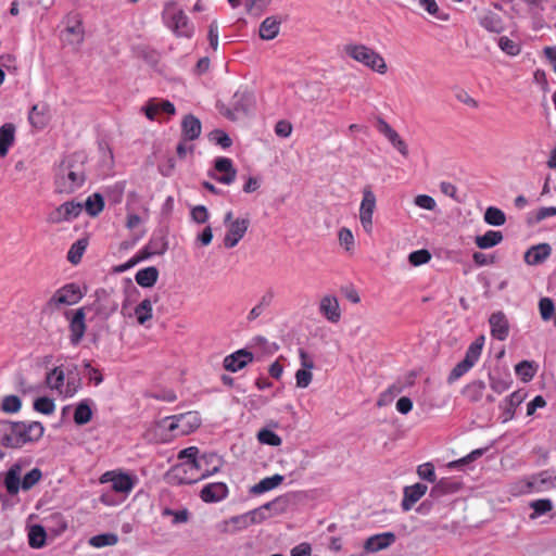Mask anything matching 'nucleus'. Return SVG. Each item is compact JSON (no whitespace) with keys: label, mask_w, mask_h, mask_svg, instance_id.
<instances>
[{"label":"nucleus","mask_w":556,"mask_h":556,"mask_svg":"<svg viewBox=\"0 0 556 556\" xmlns=\"http://www.w3.org/2000/svg\"><path fill=\"white\" fill-rule=\"evenodd\" d=\"M417 473L420 479L427 480L429 482H435L437 476L434 466L431 463H425L418 466Z\"/></svg>","instance_id":"nucleus-62"},{"label":"nucleus","mask_w":556,"mask_h":556,"mask_svg":"<svg viewBox=\"0 0 556 556\" xmlns=\"http://www.w3.org/2000/svg\"><path fill=\"white\" fill-rule=\"evenodd\" d=\"M338 239H339L340 244L342 247H344V249L346 251H352L354 249V245H355L354 236L349 228L342 227L339 230Z\"/></svg>","instance_id":"nucleus-60"},{"label":"nucleus","mask_w":556,"mask_h":556,"mask_svg":"<svg viewBox=\"0 0 556 556\" xmlns=\"http://www.w3.org/2000/svg\"><path fill=\"white\" fill-rule=\"evenodd\" d=\"M253 358V354L250 351L241 349L226 356L223 366L227 371L237 372L252 363Z\"/></svg>","instance_id":"nucleus-16"},{"label":"nucleus","mask_w":556,"mask_h":556,"mask_svg":"<svg viewBox=\"0 0 556 556\" xmlns=\"http://www.w3.org/2000/svg\"><path fill=\"white\" fill-rule=\"evenodd\" d=\"M228 495V486L224 482H213L203 486L200 497L205 503L223 501Z\"/></svg>","instance_id":"nucleus-21"},{"label":"nucleus","mask_w":556,"mask_h":556,"mask_svg":"<svg viewBox=\"0 0 556 556\" xmlns=\"http://www.w3.org/2000/svg\"><path fill=\"white\" fill-rule=\"evenodd\" d=\"M462 488V483L454 478H442L430 490V496L439 500L443 496L454 494Z\"/></svg>","instance_id":"nucleus-22"},{"label":"nucleus","mask_w":556,"mask_h":556,"mask_svg":"<svg viewBox=\"0 0 556 556\" xmlns=\"http://www.w3.org/2000/svg\"><path fill=\"white\" fill-rule=\"evenodd\" d=\"M498 47L502 51L507 53L508 55L515 56L520 53V46L514 40L509 39L506 36H503L498 39Z\"/></svg>","instance_id":"nucleus-55"},{"label":"nucleus","mask_w":556,"mask_h":556,"mask_svg":"<svg viewBox=\"0 0 556 556\" xmlns=\"http://www.w3.org/2000/svg\"><path fill=\"white\" fill-rule=\"evenodd\" d=\"M87 156L84 152H74L63 157L56 167L54 186L58 193L70 194L81 188L86 181Z\"/></svg>","instance_id":"nucleus-1"},{"label":"nucleus","mask_w":556,"mask_h":556,"mask_svg":"<svg viewBox=\"0 0 556 556\" xmlns=\"http://www.w3.org/2000/svg\"><path fill=\"white\" fill-rule=\"evenodd\" d=\"M283 481V477L280 475H274L262 479L257 484L253 486L254 493H264L277 488Z\"/></svg>","instance_id":"nucleus-44"},{"label":"nucleus","mask_w":556,"mask_h":556,"mask_svg":"<svg viewBox=\"0 0 556 556\" xmlns=\"http://www.w3.org/2000/svg\"><path fill=\"white\" fill-rule=\"evenodd\" d=\"M343 53L351 60L380 75H384L388 72L384 58L369 46L358 42H349L343 46Z\"/></svg>","instance_id":"nucleus-3"},{"label":"nucleus","mask_w":556,"mask_h":556,"mask_svg":"<svg viewBox=\"0 0 556 556\" xmlns=\"http://www.w3.org/2000/svg\"><path fill=\"white\" fill-rule=\"evenodd\" d=\"M215 170L219 174L213 176L218 182L224 185H230L235 181L237 170L232 165V161L229 157H217L214 163Z\"/></svg>","instance_id":"nucleus-19"},{"label":"nucleus","mask_w":556,"mask_h":556,"mask_svg":"<svg viewBox=\"0 0 556 556\" xmlns=\"http://www.w3.org/2000/svg\"><path fill=\"white\" fill-rule=\"evenodd\" d=\"M210 137L212 141H214L224 149L229 148L232 143L230 137L223 130H214L211 132Z\"/></svg>","instance_id":"nucleus-64"},{"label":"nucleus","mask_w":556,"mask_h":556,"mask_svg":"<svg viewBox=\"0 0 556 556\" xmlns=\"http://www.w3.org/2000/svg\"><path fill=\"white\" fill-rule=\"evenodd\" d=\"M250 226V220L248 218H236L231 222L228 227L226 235L224 237V245L227 249L235 248L241 239L245 236Z\"/></svg>","instance_id":"nucleus-14"},{"label":"nucleus","mask_w":556,"mask_h":556,"mask_svg":"<svg viewBox=\"0 0 556 556\" xmlns=\"http://www.w3.org/2000/svg\"><path fill=\"white\" fill-rule=\"evenodd\" d=\"M552 253V248L548 243H540L531 247L525 253V262L528 265H538L543 263Z\"/></svg>","instance_id":"nucleus-29"},{"label":"nucleus","mask_w":556,"mask_h":556,"mask_svg":"<svg viewBox=\"0 0 556 556\" xmlns=\"http://www.w3.org/2000/svg\"><path fill=\"white\" fill-rule=\"evenodd\" d=\"M92 419V410L89 405V400L80 401L74 412V421L76 425L83 426Z\"/></svg>","instance_id":"nucleus-39"},{"label":"nucleus","mask_w":556,"mask_h":556,"mask_svg":"<svg viewBox=\"0 0 556 556\" xmlns=\"http://www.w3.org/2000/svg\"><path fill=\"white\" fill-rule=\"evenodd\" d=\"M118 542V536L114 533H102L90 538L89 544L96 548L104 546H114Z\"/></svg>","instance_id":"nucleus-46"},{"label":"nucleus","mask_w":556,"mask_h":556,"mask_svg":"<svg viewBox=\"0 0 556 556\" xmlns=\"http://www.w3.org/2000/svg\"><path fill=\"white\" fill-rule=\"evenodd\" d=\"M15 140V126L7 123L0 127V156L4 157Z\"/></svg>","instance_id":"nucleus-33"},{"label":"nucleus","mask_w":556,"mask_h":556,"mask_svg":"<svg viewBox=\"0 0 556 556\" xmlns=\"http://www.w3.org/2000/svg\"><path fill=\"white\" fill-rule=\"evenodd\" d=\"M84 295L85 292L81 290L80 286L75 282H70L54 291L47 301L46 307L49 311H59L64 306L77 304Z\"/></svg>","instance_id":"nucleus-7"},{"label":"nucleus","mask_w":556,"mask_h":556,"mask_svg":"<svg viewBox=\"0 0 556 556\" xmlns=\"http://www.w3.org/2000/svg\"><path fill=\"white\" fill-rule=\"evenodd\" d=\"M86 211L91 216H97L104 208V200L100 193L88 197L85 203Z\"/></svg>","instance_id":"nucleus-45"},{"label":"nucleus","mask_w":556,"mask_h":556,"mask_svg":"<svg viewBox=\"0 0 556 556\" xmlns=\"http://www.w3.org/2000/svg\"><path fill=\"white\" fill-rule=\"evenodd\" d=\"M539 309L543 320H549L556 313L554 302L549 298L540 300Z\"/></svg>","instance_id":"nucleus-56"},{"label":"nucleus","mask_w":556,"mask_h":556,"mask_svg":"<svg viewBox=\"0 0 556 556\" xmlns=\"http://www.w3.org/2000/svg\"><path fill=\"white\" fill-rule=\"evenodd\" d=\"M223 466V459L216 453H204L199 457L197 471L190 478H182V484H192L217 473Z\"/></svg>","instance_id":"nucleus-9"},{"label":"nucleus","mask_w":556,"mask_h":556,"mask_svg":"<svg viewBox=\"0 0 556 556\" xmlns=\"http://www.w3.org/2000/svg\"><path fill=\"white\" fill-rule=\"evenodd\" d=\"M43 432L45 427L40 421L0 420V443L8 448H20L27 443L37 442Z\"/></svg>","instance_id":"nucleus-2"},{"label":"nucleus","mask_w":556,"mask_h":556,"mask_svg":"<svg viewBox=\"0 0 556 556\" xmlns=\"http://www.w3.org/2000/svg\"><path fill=\"white\" fill-rule=\"evenodd\" d=\"M65 318L68 320L70 343L73 346H77L83 341L87 331L86 307L66 312Z\"/></svg>","instance_id":"nucleus-11"},{"label":"nucleus","mask_w":556,"mask_h":556,"mask_svg":"<svg viewBox=\"0 0 556 556\" xmlns=\"http://www.w3.org/2000/svg\"><path fill=\"white\" fill-rule=\"evenodd\" d=\"M273 505H274V503H266L262 507H260L255 510H252L244 516L232 518V521L238 522L239 520H243L244 523H247V520L249 519L250 523H260L269 517L267 513Z\"/></svg>","instance_id":"nucleus-38"},{"label":"nucleus","mask_w":556,"mask_h":556,"mask_svg":"<svg viewBox=\"0 0 556 556\" xmlns=\"http://www.w3.org/2000/svg\"><path fill=\"white\" fill-rule=\"evenodd\" d=\"M319 313L330 323H338L341 318L339 301L333 295H325L319 302Z\"/></svg>","instance_id":"nucleus-20"},{"label":"nucleus","mask_w":556,"mask_h":556,"mask_svg":"<svg viewBox=\"0 0 556 556\" xmlns=\"http://www.w3.org/2000/svg\"><path fill=\"white\" fill-rule=\"evenodd\" d=\"M484 345V337H478L467 349L465 357L456 364L447 377L450 383L467 374L479 361Z\"/></svg>","instance_id":"nucleus-8"},{"label":"nucleus","mask_w":556,"mask_h":556,"mask_svg":"<svg viewBox=\"0 0 556 556\" xmlns=\"http://www.w3.org/2000/svg\"><path fill=\"white\" fill-rule=\"evenodd\" d=\"M515 371L523 382H528L533 379L536 369L532 362L522 361L516 365Z\"/></svg>","instance_id":"nucleus-48"},{"label":"nucleus","mask_w":556,"mask_h":556,"mask_svg":"<svg viewBox=\"0 0 556 556\" xmlns=\"http://www.w3.org/2000/svg\"><path fill=\"white\" fill-rule=\"evenodd\" d=\"M257 440L262 444H267L270 446H279L282 443L281 438L277 433H275L274 431H271L269 429H265V428L258 431Z\"/></svg>","instance_id":"nucleus-51"},{"label":"nucleus","mask_w":556,"mask_h":556,"mask_svg":"<svg viewBox=\"0 0 556 556\" xmlns=\"http://www.w3.org/2000/svg\"><path fill=\"white\" fill-rule=\"evenodd\" d=\"M21 472L22 466L20 464L12 465L4 475L3 484L8 494L14 496L21 490Z\"/></svg>","instance_id":"nucleus-28"},{"label":"nucleus","mask_w":556,"mask_h":556,"mask_svg":"<svg viewBox=\"0 0 556 556\" xmlns=\"http://www.w3.org/2000/svg\"><path fill=\"white\" fill-rule=\"evenodd\" d=\"M511 494L516 496L531 494L530 478L526 477L514 482L511 485Z\"/></svg>","instance_id":"nucleus-59"},{"label":"nucleus","mask_w":556,"mask_h":556,"mask_svg":"<svg viewBox=\"0 0 556 556\" xmlns=\"http://www.w3.org/2000/svg\"><path fill=\"white\" fill-rule=\"evenodd\" d=\"M99 481L100 483H111V488L115 493L128 496L137 483V478L116 469L102 473Z\"/></svg>","instance_id":"nucleus-10"},{"label":"nucleus","mask_w":556,"mask_h":556,"mask_svg":"<svg viewBox=\"0 0 556 556\" xmlns=\"http://www.w3.org/2000/svg\"><path fill=\"white\" fill-rule=\"evenodd\" d=\"M484 390L483 381H475L467 386L466 393L471 402H478L482 399Z\"/></svg>","instance_id":"nucleus-58"},{"label":"nucleus","mask_w":556,"mask_h":556,"mask_svg":"<svg viewBox=\"0 0 556 556\" xmlns=\"http://www.w3.org/2000/svg\"><path fill=\"white\" fill-rule=\"evenodd\" d=\"M377 129L381 132L390 143L403 155H408V147L406 142L400 137L397 131L391 127L384 119L379 118L377 122Z\"/></svg>","instance_id":"nucleus-18"},{"label":"nucleus","mask_w":556,"mask_h":556,"mask_svg":"<svg viewBox=\"0 0 556 556\" xmlns=\"http://www.w3.org/2000/svg\"><path fill=\"white\" fill-rule=\"evenodd\" d=\"M22 407V402L16 395H7L3 397L1 403V409L4 413L14 414L20 412Z\"/></svg>","instance_id":"nucleus-54"},{"label":"nucleus","mask_w":556,"mask_h":556,"mask_svg":"<svg viewBox=\"0 0 556 556\" xmlns=\"http://www.w3.org/2000/svg\"><path fill=\"white\" fill-rule=\"evenodd\" d=\"M202 125L199 118L189 114L182 118L181 122V136L184 140L192 141L201 135Z\"/></svg>","instance_id":"nucleus-27"},{"label":"nucleus","mask_w":556,"mask_h":556,"mask_svg":"<svg viewBox=\"0 0 556 556\" xmlns=\"http://www.w3.org/2000/svg\"><path fill=\"white\" fill-rule=\"evenodd\" d=\"M503 241V233L498 230H488L482 236H477L475 243L479 249H490Z\"/></svg>","instance_id":"nucleus-37"},{"label":"nucleus","mask_w":556,"mask_h":556,"mask_svg":"<svg viewBox=\"0 0 556 556\" xmlns=\"http://www.w3.org/2000/svg\"><path fill=\"white\" fill-rule=\"evenodd\" d=\"M529 478L532 493L544 492L555 486L554 480L547 471L532 475Z\"/></svg>","instance_id":"nucleus-34"},{"label":"nucleus","mask_w":556,"mask_h":556,"mask_svg":"<svg viewBox=\"0 0 556 556\" xmlns=\"http://www.w3.org/2000/svg\"><path fill=\"white\" fill-rule=\"evenodd\" d=\"M94 312L103 319H108L116 309L117 304L109 298L98 299L93 303Z\"/></svg>","instance_id":"nucleus-41"},{"label":"nucleus","mask_w":556,"mask_h":556,"mask_svg":"<svg viewBox=\"0 0 556 556\" xmlns=\"http://www.w3.org/2000/svg\"><path fill=\"white\" fill-rule=\"evenodd\" d=\"M34 409L43 415H51L55 410V403L50 397L41 396L35 400Z\"/></svg>","instance_id":"nucleus-50"},{"label":"nucleus","mask_w":556,"mask_h":556,"mask_svg":"<svg viewBox=\"0 0 556 556\" xmlns=\"http://www.w3.org/2000/svg\"><path fill=\"white\" fill-rule=\"evenodd\" d=\"M159 278V270L154 266L142 268L136 273L135 280L142 288L153 287Z\"/></svg>","instance_id":"nucleus-35"},{"label":"nucleus","mask_w":556,"mask_h":556,"mask_svg":"<svg viewBox=\"0 0 556 556\" xmlns=\"http://www.w3.org/2000/svg\"><path fill=\"white\" fill-rule=\"evenodd\" d=\"M295 380L298 388H307L313 380L312 370L301 368L295 372Z\"/></svg>","instance_id":"nucleus-63"},{"label":"nucleus","mask_w":556,"mask_h":556,"mask_svg":"<svg viewBox=\"0 0 556 556\" xmlns=\"http://www.w3.org/2000/svg\"><path fill=\"white\" fill-rule=\"evenodd\" d=\"M135 316L139 325H146L153 316V307L150 299L142 300L135 308Z\"/></svg>","instance_id":"nucleus-40"},{"label":"nucleus","mask_w":556,"mask_h":556,"mask_svg":"<svg viewBox=\"0 0 556 556\" xmlns=\"http://www.w3.org/2000/svg\"><path fill=\"white\" fill-rule=\"evenodd\" d=\"M273 0H250L248 12L254 16H261L271 4Z\"/></svg>","instance_id":"nucleus-57"},{"label":"nucleus","mask_w":556,"mask_h":556,"mask_svg":"<svg viewBox=\"0 0 556 556\" xmlns=\"http://www.w3.org/2000/svg\"><path fill=\"white\" fill-rule=\"evenodd\" d=\"M199 457V448L197 446H189L181 450L178 453V459L182 462L172 469L173 477L176 478L179 483H182V478H190L188 471H192V473L197 471Z\"/></svg>","instance_id":"nucleus-12"},{"label":"nucleus","mask_w":556,"mask_h":556,"mask_svg":"<svg viewBox=\"0 0 556 556\" xmlns=\"http://www.w3.org/2000/svg\"><path fill=\"white\" fill-rule=\"evenodd\" d=\"M491 336L500 341H504L509 336V323L506 315L502 312L493 313L489 318Z\"/></svg>","instance_id":"nucleus-17"},{"label":"nucleus","mask_w":556,"mask_h":556,"mask_svg":"<svg viewBox=\"0 0 556 556\" xmlns=\"http://www.w3.org/2000/svg\"><path fill=\"white\" fill-rule=\"evenodd\" d=\"M63 366H56L46 376V384L62 399L73 397L80 389V379L67 378Z\"/></svg>","instance_id":"nucleus-4"},{"label":"nucleus","mask_w":556,"mask_h":556,"mask_svg":"<svg viewBox=\"0 0 556 556\" xmlns=\"http://www.w3.org/2000/svg\"><path fill=\"white\" fill-rule=\"evenodd\" d=\"M47 533L42 526L35 525L28 533V543L33 548H41L46 544Z\"/></svg>","instance_id":"nucleus-43"},{"label":"nucleus","mask_w":556,"mask_h":556,"mask_svg":"<svg viewBox=\"0 0 556 556\" xmlns=\"http://www.w3.org/2000/svg\"><path fill=\"white\" fill-rule=\"evenodd\" d=\"M65 40L68 45L80 46L85 39V29L83 22L78 16H75L72 24L65 27Z\"/></svg>","instance_id":"nucleus-30"},{"label":"nucleus","mask_w":556,"mask_h":556,"mask_svg":"<svg viewBox=\"0 0 556 556\" xmlns=\"http://www.w3.org/2000/svg\"><path fill=\"white\" fill-rule=\"evenodd\" d=\"M41 477V470L39 468H33L24 476L23 480L21 481V489L24 491L30 490L40 481Z\"/></svg>","instance_id":"nucleus-52"},{"label":"nucleus","mask_w":556,"mask_h":556,"mask_svg":"<svg viewBox=\"0 0 556 556\" xmlns=\"http://www.w3.org/2000/svg\"><path fill=\"white\" fill-rule=\"evenodd\" d=\"M484 222L492 226H502L506 222V216L502 210L490 206L484 213Z\"/></svg>","instance_id":"nucleus-47"},{"label":"nucleus","mask_w":556,"mask_h":556,"mask_svg":"<svg viewBox=\"0 0 556 556\" xmlns=\"http://www.w3.org/2000/svg\"><path fill=\"white\" fill-rule=\"evenodd\" d=\"M168 249V242L166 237L162 233H153L146 244V252L153 255H162Z\"/></svg>","instance_id":"nucleus-36"},{"label":"nucleus","mask_w":556,"mask_h":556,"mask_svg":"<svg viewBox=\"0 0 556 556\" xmlns=\"http://www.w3.org/2000/svg\"><path fill=\"white\" fill-rule=\"evenodd\" d=\"M162 424L172 437H182L197 430L201 425V418L197 412H187L165 417Z\"/></svg>","instance_id":"nucleus-6"},{"label":"nucleus","mask_w":556,"mask_h":556,"mask_svg":"<svg viewBox=\"0 0 556 556\" xmlns=\"http://www.w3.org/2000/svg\"><path fill=\"white\" fill-rule=\"evenodd\" d=\"M395 541L392 532H384L369 536L364 544V548L369 553H376L389 547Z\"/></svg>","instance_id":"nucleus-26"},{"label":"nucleus","mask_w":556,"mask_h":556,"mask_svg":"<svg viewBox=\"0 0 556 556\" xmlns=\"http://www.w3.org/2000/svg\"><path fill=\"white\" fill-rule=\"evenodd\" d=\"M530 507L533 513L530 515V519H536L538 517L551 511L553 509V503L548 498H540L530 503Z\"/></svg>","instance_id":"nucleus-49"},{"label":"nucleus","mask_w":556,"mask_h":556,"mask_svg":"<svg viewBox=\"0 0 556 556\" xmlns=\"http://www.w3.org/2000/svg\"><path fill=\"white\" fill-rule=\"evenodd\" d=\"M527 393L523 390H517L505 397L501 404L503 409V419L508 421L514 418L516 408L526 400Z\"/></svg>","instance_id":"nucleus-23"},{"label":"nucleus","mask_w":556,"mask_h":556,"mask_svg":"<svg viewBox=\"0 0 556 556\" xmlns=\"http://www.w3.org/2000/svg\"><path fill=\"white\" fill-rule=\"evenodd\" d=\"M81 210L83 205L80 203L73 201L65 202L49 214L48 222L60 224L62 222L72 220L80 214Z\"/></svg>","instance_id":"nucleus-15"},{"label":"nucleus","mask_w":556,"mask_h":556,"mask_svg":"<svg viewBox=\"0 0 556 556\" xmlns=\"http://www.w3.org/2000/svg\"><path fill=\"white\" fill-rule=\"evenodd\" d=\"M281 18L277 15L266 17L260 25V37L263 40H273L280 31Z\"/></svg>","instance_id":"nucleus-31"},{"label":"nucleus","mask_w":556,"mask_h":556,"mask_svg":"<svg viewBox=\"0 0 556 556\" xmlns=\"http://www.w3.org/2000/svg\"><path fill=\"white\" fill-rule=\"evenodd\" d=\"M428 486L422 483H415L404 488L402 508L404 511H408L413 506L426 494Z\"/></svg>","instance_id":"nucleus-24"},{"label":"nucleus","mask_w":556,"mask_h":556,"mask_svg":"<svg viewBox=\"0 0 556 556\" xmlns=\"http://www.w3.org/2000/svg\"><path fill=\"white\" fill-rule=\"evenodd\" d=\"M87 243L84 240H78L72 244L67 252V260L72 264H78L86 250Z\"/></svg>","instance_id":"nucleus-53"},{"label":"nucleus","mask_w":556,"mask_h":556,"mask_svg":"<svg viewBox=\"0 0 556 556\" xmlns=\"http://www.w3.org/2000/svg\"><path fill=\"white\" fill-rule=\"evenodd\" d=\"M162 17L165 25L170 28L177 36L191 37L193 34V26L190 25L189 18L182 9L178 8L174 1L165 3Z\"/></svg>","instance_id":"nucleus-5"},{"label":"nucleus","mask_w":556,"mask_h":556,"mask_svg":"<svg viewBox=\"0 0 556 556\" xmlns=\"http://www.w3.org/2000/svg\"><path fill=\"white\" fill-rule=\"evenodd\" d=\"M431 260V254L428 250L421 249L414 251L409 254L408 261L413 266H420Z\"/></svg>","instance_id":"nucleus-61"},{"label":"nucleus","mask_w":556,"mask_h":556,"mask_svg":"<svg viewBox=\"0 0 556 556\" xmlns=\"http://www.w3.org/2000/svg\"><path fill=\"white\" fill-rule=\"evenodd\" d=\"M146 116L153 121L160 113H166L168 115H175V105L168 100H150L144 108Z\"/></svg>","instance_id":"nucleus-25"},{"label":"nucleus","mask_w":556,"mask_h":556,"mask_svg":"<svg viewBox=\"0 0 556 556\" xmlns=\"http://www.w3.org/2000/svg\"><path fill=\"white\" fill-rule=\"evenodd\" d=\"M490 388L497 394L507 391L513 383L509 375H490Z\"/></svg>","instance_id":"nucleus-42"},{"label":"nucleus","mask_w":556,"mask_h":556,"mask_svg":"<svg viewBox=\"0 0 556 556\" xmlns=\"http://www.w3.org/2000/svg\"><path fill=\"white\" fill-rule=\"evenodd\" d=\"M359 206V222L367 233L372 231V215L376 208V195L369 186L363 188Z\"/></svg>","instance_id":"nucleus-13"},{"label":"nucleus","mask_w":556,"mask_h":556,"mask_svg":"<svg viewBox=\"0 0 556 556\" xmlns=\"http://www.w3.org/2000/svg\"><path fill=\"white\" fill-rule=\"evenodd\" d=\"M479 24L490 33L500 34L504 30L501 16L492 11L484 12L479 17Z\"/></svg>","instance_id":"nucleus-32"}]
</instances>
